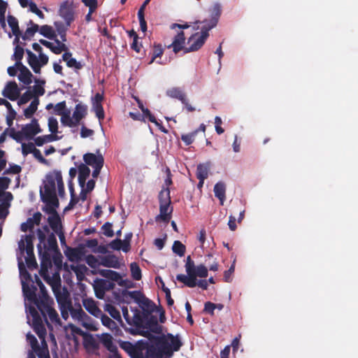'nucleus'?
<instances>
[{
	"label": "nucleus",
	"instance_id": "nucleus-34",
	"mask_svg": "<svg viewBox=\"0 0 358 358\" xmlns=\"http://www.w3.org/2000/svg\"><path fill=\"white\" fill-rule=\"evenodd\" d=\"M66 255L71 262L78 261L81 258L82 252L78 248H68Z\"/></svg>",
	"mask_w": 358,
	"mask_h": 358
},
{
	"label": "nucleus",
	"instance_id": "nucleus-47",
	"mask_svg": "<svg viewBox=\"0 0 358 358\" xmlns=\"http://www.w3.org/2000/svg\"><path fill=\"white\" fill-rule=\"evenodd\" d=\"M47 243L48 250L55 251L58 250L57 238L53 233H51L50 234L48 235L47 238Z\"/></svg>",
	"mask_w": 358,
	"mask_h": 358
},
{
	"label": "nucleus",
	"instance_id": "nucleus-1",
	"mask_svg": "<svg viewBox=\"0 0 358 358\" xmlns=\"http://www.w3.org/2000/svg\"><path fill=\"white\" fill-rule=\"evenodd\" d=\"M187 275L184 274H178L176 279L179 282L184 283L188 287L193 288L198 285L203 289H207L208 281L206 280H200L196 282V278H206L208 276V268L203 264L196 266L191 256H187L185 264Z\"/></svg>",
	"mask_w": 358,
	"mask_h": 358
},
{
	"label": "nucleus",
	"instance_id": "nucleus-44",
	"mask_svg": "<svg viewBox=\"0 0 358 358\" xmlns=\"http://www.w3.org/2000/svg\"><path fill=\"white\" fill-rule=\"evenodd\" d=\"M98 318H100L102 322V324L105 327H108V329L113 330L116 329L117 324L116 323L108 316L103 314V313H101V315L99 316Z\"/></svg>",
	"mask_w": 358,
	"mask_h": 358
},
{
	"label": "nucleus",
	"instance_id": "nucleus-23",
	"mask_svg": "<svg viewBox=\"0 0 358 358\" xmlns=\"http://www.w3.org/2000/svg\"><path fill=\"white\" fill-rule=\"evenodd\" d=\"M20 66V73L18 75L19 80L27 85L31 84L32 82L31 78L33 77V75L31 73V71L24 64H22L21 66Z\"/></svg>",
	"mask_w": 358,
	"mask_h": 358
},
{
	"label": "nucleus",
	"instance_id": "nucleus-63",
	"mask_svg": "<svg viewBox=\"0 0 358 358\" xmlns=\"http://www.w3.org/2000/svg\"><path fill=\"white\" fill-rule=\"evenodd\" d=\"M27 341L29 343L32 350H35L36 348H38V347L39 346L38 340L33 334H27Z\"/></svg>",
	"mask_w": 358,
	"mask_h": 358
},
{
	"label": "nucleus",
	"instance_id": "nucleus-51",
	"mask_svg": "<svg viewBox=\"0 0 358 358\" xmlns=\"http://www.w3.org/2000/svg\"><path fill=\"white\" fill-rule=\"evenodd\" d=\"M101 275L115 281H117L121 278L120 274L119 273L112 270H103L101 271Z\"/></svg>",
	"mask_w": 358,
	"mask_h": 358
},
{
	"label": "nucleus",
	"instance_id": "nucleus-17",
	"mask_svg": "<svg viewBox=\"0 0 358 358\" xmlns=\"http://www.w3.org/2000/svg\"><path fill=\"white\" fill-rule=\"evenodd\" d=\"M83 303L86 310L93 316L97 318L101 315L102 311L97 306L96 302L92 299H83Z\"/></svg>",
	"mask_w": 358,
	"mask_h": 358
},
{
	"label": "nucleus",
	"instance_id": "nucleus-54",
	"mask_svg": "<svg viewBox=\"0 0 358 358\" xmlns=\"http://www.w3.org/2000/svg\"><path fill=\"white\" fill-rule=\"evenodd\" d=\"M86 263L92 268H96L101 262H99L97 258L93 255H88L85 258Z\"/></svg>",
	"mask_w": 358,
	"mask_h": 358
},
{
	"label": "nucleus",
	"instance_id": "nucleus-37",
	"mask_svg": "<svg viewBox=\"0 0 358 358\" xmlns=\"http://www.w3.org/2000/svg\"><path fill=\"white\" fill-rule=\"evenodd\" d=\"M71 270L76 273L77 279L81 281L84 279L87 268L84 264L71 266Z\"/></svg>",
	"mask_w": 358,
	"mask_h": 358
},
{
	"label": "nucleus",
	"instance_id": "nucleus-29",
	"mask_svg": "<svg viewBox=\"0 0 358 358\" xmlns=\"http://www.w3.org/2000/svg\"><path fill=\"white\" fill-rule=\"evenodd\" d=\"M8 24L9 27L12 29L13 34L16 36L15 41H18V36L21 34V31L20 30L19 26H18V21L13 15H8Z\"/></svg>",
	"mask_w": 358,
	"mask_h": 358
},
{
	"label": "nucleus",
	"instance_id": "nucleus-39",
	"mask_svg": "<svg viewBox=\"0 0 358 358\" xmlns=\"http://www.w3.org/2000/svg\"><path fill=\"white\" fill-rule=\"evenodd\" d=\"M58 139L57 136L48 134L41 136H38L35 138V144L37 146H42L44 143L48 142L54 141Z\"/></svg>",
	"mask_w": 358,
	"mask_h": 358
},
{
	"label": "nucleus",
	"instance_id": "nucleus-15",
	"mask_svg": "<svg viewBox=\"0 0 358 358\" xmlns=\"http://www.w3.org/2000/svg\"><path fill=\"white\" fill-rule=\"evenodd\" d=\"M41 275L51 286L53 292H56L57 290L62 289L61 278L59 273H55L52 276H50L48 271Z\"/></svg>",
	"mask_w": 358,
	"mask_h": 358
},
{
	"label": "nucleus",
	"instance_id": "nucleus-3",
	"mask_svg": "<svg viewBox=\"0 0 358 358\" xmlns=\"http://www.w3.org/2000/svg\"><path fill=\"white\" fill-rule=\"evenodd\" d=\"M141 334L147 337L150 343L159 346L164 350V355L169 357H171L173 352L178 351L182 345V343L178 335L173 336L171 334H168L166 336H155L149 331H143Z\"/></svg>",
	"mask_w": 358,
	"mask_h": 358
},
{
	"label": "nucleus",
	"instance_id": "nucleus-6",
	"mask_svg": "<svg viewBox=\"0 0 358 358\" xmlns=\"http://www.w3.org/2000/svg\"><path fill=\"white\" fill-rule=\"evenodd\" d=\"M201 31V34L196 33L188 38L187 44L189 47L185 48V52L196 51L205 43V41L209 36L208 32L210 30L202 26Z\"/></svg>",
	"mask_w": 358,
	"mask_h": 358
},
{
	"label": "nucleus",
	"instance_id": "nucleus-38",
	"mask_svg": "<svg viewBox=\"0 0 358 358\" xmlns=\"http://www.w3.org/2000/svg\"><path fill=\"white\" fill-rule=\"evenodd\" d=\"M36 306L38 310L41 311L43 317H46V314L49 312L52 307L48 302V299H42L40 301L36 302Z\"/></svg>",
	"mask_w": 358,
	"mask_h": 358
},
{
	"label": "nucleus",
	"instance_id": "nucleus-33",
	"mask_svg": "<svg viewBox=\"0 0 358 358\" xmlns=\"http://www.w3.org/2000/svg\"><path fill=\"white\" fill-rule=\"evenodd\" d=\"M24 53V50L22 47L19 45H17L14 48V53L12 55V59L15 60L16 62V66H21L23 64L22 63V59L23 58Z\"/></svg>",
	"mask_w": 358,
	"mask_h": 358
},
{
	"label": "nucleus",
	"instance_id": "nucleus-13",
	"mask_svg": "<svg viewBox=\"0 0 358 358\" xmlns=\"http://www.w3.org/2000/svg\"><path fill=\"white\" fill-rule=\"evenodd\" d=\"M20 90L15 81H10L6 85L3 95L10 101H15L20 96Z\"/></svg>",
	"mask_w": 358,
	"mask_h": 358
},
{
	"label": "nucleus",
	"instance_id": "nucleus-60",
	"mask_svg": "<svg viewBox=\"0 0 358 358\" xmlns=\"http://www.w3.org/2000/svg\"><path fill=\"white\" fill-rule=\"evenodd\" d=\"M22 167L17 164H10V166L8 169L5 170L3 172V175L6 174H18L21 172Z\"/></svg>",
	"mask_w": 358,
	"mask_h": 358
},
{
	"label": "nucleus",
	"instance_id": "nucleus-41",
	"mask_svg": "<svg viewBox=\"0 0 358 358\" xmlns=\"http://www.w3.org/2000/svg\"><path fill=\"white\" fill-rule=\"evenodd\" d=\"M38 31L41 35L50 40H53L56 38V34L55 31H53L52 28L49 25L45 24L41 26L39 28Z\"/></svg>",
	"mask_w": 358,
	"mask_h": 358
},
{
	"label": "nucleus",
	"instance_id": "nucleus-21",
	"mask_svg": "<svg viewBox=\"0 0 358 358\" xmlns=\"http://www.w3.org/2000/svg\"><path fill=\"white\" fill-rule=\"evenodd\" d=\"M25 52L27 55V62L30 67L32 69L34 73H40V62L38 61L37 56L29 49H27Z\"/></svg>",
	"mask_w": 358,
	"mask_h": 358
},
{
	"label": "nucleus",
	"instance_id": "nucleus-49",
	"mask_svg": "<svg viewBox=\"0 0 358 358\" xmlns=\"http://www.w3.org/2000/svg\"><path fill=\"white\" fill-rule=\"evenodd\" d=\"M102 343L109 352L115 351L117 346L113 344L111 336L107 335L105 338H103L102 340Z\"/></svg>",
	"mask_w": 358,
	"mask_h": 358
},
{
	"label": "nucleus",
	"instance_id": "nucleus-24",
	"mask_svg": "<svg viewBox=\"0 0 358 358\" xmlns=\"http://www.w3.org/2000/svg\"><path fill=\"white\" fill-rule=\"evenodd\" d=\"M78 183L79 185L83 188L85 187L86 180L90 174V168L84 164H81L78 168Z\"/></svg>",
	"mask_w": 358,
	"mask_h": 358
},
{
	"label": "nucleus",
	"instance_id": "nucleus-52",
	"mask_svg": "<svg viewBox=\"0 0 358 358\" xmlns=\"http://www.w3.org/2000/svg\"><path fill=\"white\" fill-rule=\"evenodd\" d=\"M33 352L36 354L38 358H50L48 348L40 347L39 345Z\"/></svg>",
	"mask_w": 358,
	"mask_h": 358
},
{
	"label": "nucleus",
	"instance_id": "nucleus-20",
	"mask_svg": "<svg viewBox=\"0 0 358 358\" xmlns=\"http://www.w3.org/2000/svg\"><path fill=\"white\" fill-rule=\"evenodd\" d=\"M53 293L59 307L64 306L65 308L66 306L71 305V301L69 299V294L66 289H64V291H62V289H58L56 292Z\"/></svg>",
	"mask_w": 358,
	"mask_h": 358
},
{
	"label": "nucleus",
	"instance_id": "nucleus-10",
	"mask_svg": "<svg viewBox=\"0 0 358 358\" xmlns=\"http://www.w3.org/2000/svg\"><path fill=\"white\" fill-rule=\"evenodd\" d=\"M166 95L171 98L180 100L185 105L188 112H194L195 108L189 104L186 94L180 87H172L166 91Z\"/></svg>",
	"mask_w": 358,
	"mask_h": 358
},
{
	"label": "nucleus",
	"instance_id": "nucleus-36",
	"mask_svg": "<svg viewBox=\"0 0 358 358\" xmlns=\"http://www.w3.org/2000/svg\"><path fill=\"white\" fill-rule=\"evenodd\" d=\"M163 53H164V48H163L162 45L159 43H155L153 44V48H152V58H151L150 61L148 62V64L149 65L152 64L157 58L161 57L162 55H163Z\"/></svg>",
	"mask_w": 358,
	"mask_h": 358
},
{
	"label": "nucleus",
	"instance_id": "nucleus-58",
	"mask_svg": "<svg viewBox=\"0 0 358 358\" xmlns=\"http://www.w3.org/2000/svg\"><path fill=\"white\" fill-rule=\"evenodd\" d=\"M94 111L96 114V116L99 119V120L101 122L103 120L105 117L104 110L102 106V104H96L93 105Z\"/></svg>",
	"mask_w": 358,
	"mask_h": 358
},
{
	"label": "nucleus",
	"instance_id": "nucleus-11",
	"mask_svg": "<svg viewBox=\"0 0 358 358\" xmlns=\"http://www.w3.org/2000/svg\"><path fill=\"white\" fill-rule=\"evenodd\" d=\"M45 250L43 251L41 245H38V253L41 257V269L40 275H43L48 271L52 266L51 257L48 251L46 250V245H44Z\"/></svg>",
	"mask_w": 358,
	"mask_h": 358
},
{
	"label": "nucleus",
	"instance_id": "nucleus-31",
	"mask_svg": "<svg viewBox=\"0 0 358 358\" xmlns=\"http://www.w3.org/2000/svg\"><path fill=\"white\" fill-rule=\"evenodd\" d=\"M105 310L107 311L114 320L120 322L122 327H124L122 323L120 313L113 305L106 304L105 306Z\"/></svg>",
	"mask_w": 358,
	"mask_h": 358
},
{
	"label": "nucleus",
	"instance_id": "nucleus-40",
	"mask_svg": "<svg viewBox=\"0 0 358 358\" xmlns=\"http://www.w3.org/2000/svg\"><path fill=\"white\" fill-rule=\"evenodd\" d=\"M29 24L31 27H27L26 29L24 34L22 36V38L24 40H27L34 36V35L39 30V26L36 24H34L32 20H30Z\"/></svg>",
	"mask_w": 358,
	"mask_h": 358
},
{
	"label": "nucleus",
	"instance_id": "nucleus-12",
	"mask_svg": "<svg viewBox=\"0 0 358 358\" xmlns=\"http://www.w3.org/2000/svg\"><path fill=\"white\" fill-rule=\"evenodd\" d=\"M59 15L65 20L67 27H70L74 20V10L71 5L67 1L64 2L59 10Z\"/></svg>",
	"mask_w": 358,
	"mask_h": 358
},
{
	"label": "nucleus",
	"instance_id": "nucleus-19",
	"mask_svg": "<svg viewBox=\"0 0 358 358\" xmlns=\"http://www.w3.org/2000/svg\"><path fill=\"white\" fill-rule=\"evenodd\" d=\"M87 114V108L85 105L78 103L76 105L75 110L73 113V119L76 122V126L78 125L80 120L85 117Z\"/></svg>",
	"mask_w": 358,
	"mask_h": 358
},
{
	"label": "nucleus",
	"instance_id": "nucleus-8",
	"mask_svg": "<svg viewBox=\"0 0 358 358\" xmlns=\"http://www.w3.org/2000/svg\"><path fill=\"white\" fill-rule=\"evenodd\" d=\"M132 311H133L134 314H133V316L130 319V321H129L130 323H129L128 324L130 325L131 327H136V329H134L132 328H130V329H127L126 327H124V328L127 331H129L133 335H135L137 334L141 335V334L143 331H138V329L144 328V324H145L146 315H145V313H141L138 308H135L134 310L132 309Z\"/></svg>",
	"mask_w": 358,
	"mask_h": 358
},
{
	"label": "nucleus",
	"instance_id": "nucleus-25",
	"mask_svg": "<svg viewBox=\"0 0 358 358\" xmlns=\"http://www.w3.org/2000/svg\"><path fill=\"white\" fill-rule=\"evenodd\" d=\"M164 351L159 346L151 343L147 348L145 357L146 358H162L164 355Z\"/></svg>",
	"mask_w": 358,
	"mask_h": 358
},
{
	"label": "nucleus",
	"instance_id": "nucleus-45",
	"mask_svg": "<svg viewBox=\"0 0 358 358\" xmlns=\"http://www.w3.org/2000/svg\"><path fill=\"white\" fill-rule=\"evenodd\" d=\"M172 250L173 252L178 256L183 257L185 253L186 247L180 241H175L172 246Z\"/></svg>",
	"mask_w": 358,
	"mask_h": 358
},
{
	"label": "nucleus",
	"instance_id": "nucleus-30",
	"mask_svg": "<svg viewBox=\"0 0 358 358\" xmlns=\"http://www.w3.org/2000/svg\"><path fill=\"white\" fill-rule=\"evenodd\" d=\"M139 306L143 309V313H145L146 315L154 312L156 308L155 304L146 297L143 299Z\"/></svg>",
	"mask_w": 358,
	"mask_h": 358
},
{
	"label": "nucleus",
	"instance_id": "nucleus-48",
	"mask_svg": "<svg viewBox=\"0 0 358 358\" xmlns=\"http://www.w3.org/2000/svg\"><path fill=\"white\" fill-rule=\"evenodd\" d=\"M196 175L197 178L206 179L208 176V168L203 164H199Z\"/></svg>",
	"mask_w": 358,
	"mask_h": 358
},
{
	"label": "nucleus",
	"instance_id": "nucleus-26",
	"mask_svg": "<svg viewBox=\"0 0 358 358\" xmlns=\"http://www.w3.org/2000/svg\"><path fill=\"white\" fill-rule=\"evenodd\" d=\"M33 312H34V313H32L34 322V331L39 337V338H42L45 336L46 330L41 324V318L39 317H36V315H38L37 312L35 310H33Z\"/></svg>",
	"mask_w": 358,
	"mask_h": 358
},
{
	"label": "nucleus",
	"instance_id": "nucleus-32",
	"mask_svg": "<svg viewBox=\"0 0 358 358\" xmlns=\"http://www.w3.org/2000/svg\"><path fill=\"white\" fill-rule=\"evenodd\" d=\"M39 104V99L35 97L29 106L24 110V115L27 118H30L36 113Z\"/></svg>",
	"mask_w": 358,
	"mask_h": 358
},
{
	"label": "nucleus",
	"instance_id": "nucleus-55",
	"mask_svg": "<svg viewBox=\"0 0 358 358\" xmlns=\"http://www.w3.org/2000/svg\"><path fill=\"white\" fill-rule=\"evenodd\" d=\"M55 41V42L57 43V46H55L53 45L52 48V52H54L55 54L56 55H59L60 54L62 51H66L67 50V47L66 45L60 42L58 39H57L56 38L54 39Z\"/></svg>",
	"mask_w": 358,
	"mask_h": 358
},
{
	"label": "nucleus",
	"instance_id": "nucleus-53",
	"mask_svg": "<svg viewBox=\"0 0 358 358\" xmlns=\"http://www.w3.org/2000/svg\"><path fill=\"white\" fill-rule=\"evenodd\" d=\"M66 108V103L65 101H61L57 103L54 107V113L55 115H61L63 113H66V110H69Z\"/></svg>",
	"mask_w": 358,
	"mask_h": 358
},
{
	"label": "nucleus",
	"instance_id": "nucleus-7",
	"mask_svg": "<svg viewBox=\"0 0 358 358\" xmlns=\"http://www.w3.org/2000/svg\"><path fill=\"white\" fill-rule=\"evenodd\" d=\"M210 13V19L204 20L203 21H196L195 24H203V27L208 29L209 30L212 29L215 27H216L220 17L222 14V6L220 3H215L211 8H209Z\"/></svg>",
	"mask_w": 358,
	"mask_h": 358
},
{
	"label": "nucleus",
	"instance_id": "nucleus-46",
	"mask_svg": "<svg viewBox=\"0 0 358 358\" xmlns=\"http://www.w3.org/2000/svg\"><path fill=\"white\" fill-rule=\"evenodd\" d=\"M130 271L134 280H139L141 279V270L136 262H132L130 264Z\"/></svg>",
	"mask_w": 358,
	"mask_h": 358
},
{
	"label": "nucleus",
	"instance_id": "nucleus-42",
	"mask_svg": "<svg viewBox=\"0 0 358 358\" xmlns=\"http://www.w3.org/2000/svg\"><path fill=\"white\" fill-rule=\"evenodd\" d=\"M124 296H129L130 299H134L138 305L143 301V299L145 297L141 292L140 291H127L123 294Z\"/></svg>",
	"mask_w": 358,
	"mask_h": 358
},
{
	"label": "nucleus",
	"instance_id": "nucleus-2",
	"mask_svg": "<svg viewBox=\"0 0 358 358\" xmlns=\"http://www.w3.org/2000/svg\"><path fill=\"white\" fill-rule=\"evenodd\" d=\"M62 181L63 178L60 171H54L46 175L45 179L43 181V190H40V195L43 203L59 206V200L56 193V185L58 187L60 185V182H62Z\"/></svg>",
	"mask_w": 358,
	"mask_h": 358
},
{
	"label": "nucleus",
	"instance_id": "nucleus-14",
	"mask_svg": "<svg viewBox=\"0 0 358 358\" xmlns=\"http://www.w3.org/2000/svg\"><path fill=\"white\" fill-rule=\"evenodd\" d=\"M61 315L64 320H67L69 317V312H71V314L73 317H78L79 319H83V317L87 316L85 311L80 307L78 309H74L72 307V304L70 306H66L65 308L64 306L59 307Z\"/></svg>",
	"mask_w": 358,
	"mask_h": 358
},
{
	"label": "nucleus",
	"instance_id": "nucleus-64",
	"mask_svg": "<svg viewBox=\"0 0 358 358\" xmlns=\"http://www.w3.org/2000/svg\"><path fill=\"white\" fill-rule=\"evenodd\" d=\"M48 127L52 134H56L58 129L57 120L54 117H50L48 120Z\"/></svg>",
	"mask_w": 358,
	"mask_h": 358
},
{
	"label": "nucleus",
	"instance_id": "nucleus-22",
	"mask_svg": "<svg viewBox=\"0 0 358 358\" xmlns=\"http://www.w3.org/2000/svg\"><path fill=\"white\" fill-rule=\"evenodd\" d=\"M101 265L114 268H119L120 266L118 258L114 255H108L103 257L101 258Z\"/></svg>",
	"mask_w": 358,
	"mask_h": 358
},
{
	"label": "nucleus",
	"instance_id": "nucleus-27",
	"mask_svg": "<svg viewBox=\"0 0 358 358\" xmlns=\"http://www.w3.org/2000/svg\"><path fill=\"white\" fill-rule=\"evenodd\" d=\"M215 196L220 200V204L223 205L226 199V185L223 182H218L214 186Z\"/></svg>",
	"mask_w": 358,
	"mask_h": 358
},
{
	"label": "nucleus",
	"instance_id": "nucleus-18",
	"mask_svg": "<svg viewBox=\"0 0 358 358\" xmlns=\"http://www.w3.org/2000/svg\"><path fill=\"white\" fill-rule=\"evenodd\" d=\"M83 160L87 165L92 167L103 165L104 159L101 155H96L93 153H86L83 156Z\"/></svg>",
	"mask_w": 358,
	"mask_h": 358
},
{
	"label": "nucleus",
	"instance_id": "nucleus-57",
	"mask_svg": "<svg viewBox=\"0 0 358 358\" xmlns=\"http://www.w3.org/2000/svg\"><path fill=\"white\" fill-rule=\"evenodd\" d=\"M32 98L34 99V94L32 93V92L28 90L20 96L17 103L20 106L25 104L27 102H29Z\"/></svg>",
	"mask_w": 358,
	"mask_h": 358
},
{
	"label": "nucleus",
	"instance_id": "nucleus-56",
	"mask_svg": "<svg viewBox=\"0 0 358 358\" xmlns=\"http://www.w3.org/2000/svg\"><path fill=\"white\" fill-rule=\"evenodd\" d=\"M141 109L143 112L142 115L143 117H147L150 122L155 124V125H159V123L157 121L155 117L151 113L149 109L144 107H141Z\"/></svg>",
	"mask_w": 358,
	"mask_h": 358
},
{
	"label": "nucleus",
	"instance_id": "nucleus-9",
	"mask_svg": "<svg viewBox=\"0 0 358 358\" xmlns=\"http://www.w3.org/2000/svg\"><path fill=\"white\" fill-rule=\"evenodd\" d=\"M58 207L52 204H45V206L43 208L45 213L50 215L48 218V222L51 229L55 232H57L60 225V217L56 210Z\"/></svg>",
	"mask_w": 358,
	"mask_h": 358
},
{
	"label": "nucleus",
	"instance_id": "nucleus-43",
	"mask_svg": "<svg viewBox=\"0 0 358 358\" xmlns=\"http://www.w3.org/2000/svg\"><path fill=\"white\" fill-rule=\"evenodd\" d=\"M55 26L60 38L63 42H65L66 41V31L69 27H67L66 24H64L61 22H55Z\"/></svg>",
	"mask_w": 358,
	"mask_h": 358
},
{
	"label": "nucleus",
	"instance_id": "nucleus-28",
	"mask_svg": "<svg viewBox=\"0 0 358 358\" xmlns=\"http://www.w3.org/2000/svg\"><path fill=\"white\" fill-rule=\"evenodd\" d=\"M149 329L154 333L159 334L161 332V327L159 325L157 317L151 315L146 321L145 320L144 328Z\"/></svg>",
	"mask_w": 358,
	"mask_h": 358
},
{
	"label": "nucleus",
	"instance_id": "nucleus-4",
	"mask_svg": "<svg viewBox=\"0 0 358 358\" xmlns=\"http://www.w3.org/2000/svg\"><path fill=\"white\" fill-rule=\"evenodd\" d=\"M41 131L38 120L33 118L31 123L23 125L20 131H15L14 128L10 129L8 134L13 139L20 143L24 139H32L35 135L41 133Z\"/></svg>",
	"mask_w": 358,
	"mask_h": 358
},
{
	"label": "nucleus",
	"instance_id": "nucleus-16",
	"mask_svg": "<svg viewBox=\"0 0 358 358\" xmlns=\"http://www.w3.org/2000/svg\"><path fill=\"white\" fill-rule=\"evenodd\" d=\"M185 41V34L182 31H181L179 33H178V34L174 37L172 43L168 45L167 48H173V51L176 54L182 50H185V48L183 46Z\"/></svg>",
	"mask_w": 358,
	"mask_h": 358
},
{
	"label": "nucleus",
	"instance_id": "nucleus-62",
	"mask_svg": "<svg viewBox=\"0 0 358 358\" xmlns=\"http://www.w3.org/2000/svg\"><path fill=\"white\" fill-rule=\"evenodd\" d=\"M29 10L34 13H35L36 15H38L40 18L43 19L45 15L37 7V5L33 2L31 1L29 4Z\"/></svg>",
	"mask_w": 358,
	"mask_h": 358
},
{
	"label": "nucleus",
	"instance_id": "nucleus-50",
	"mask_svg": "<svg viewBox=\"0 0 358 358\" xmlns=\"http://www.w3.org/2000/svg\"><path fill=\"white\" fill-rule=\"evenodd\" d=\"M198 130H194L191 133L182 134L181 136V140L185 143V145H189L194 142Z\"/></svg>",
	"mask_w": 358,
	"mask_h": 358
},
{
	"label": "nucleus",
	"instance_id": "nucleus-5",
	"mask_svg": "<svg viewBox=\"0 0 358 358\" xmlns=\"http://www.w3.org/2000/svg\"><path fill=\"white\" fill-rule=\"evenodd\" d=\"M159 214L155 217L157 222L162 221L164 222H169L173 212V208L171 205L170 191L167 188L162 189L159 194Z\"/></svg>",
	"mask_w": 358,
	"mask_h": 358
},
{
	"label": "nucleus",
	"instance_id": "nucleus-35",
	"mask_svg": "<svg viewBox=\"0 0 358 358\" xmlns=\"http://www.w3.org/2000/svg\"><path fill=\"white\" fill-rule=\"evenodd\" d=\"M61 116V123L64 126H66L69 127H76V122L73 119V117H71V111L70 110H66V113H63Z\"/></svg>",
	"mask_w": 358,
	"mask_h": 358
},
{
	"label": "nucleus",
	"instance_id": "nucleus-61",
	"mask_svg": "<svg viewBox=\"0 0 358 358\" xmlns=\"http://www.w3.org/2000/svg\"><path fill=\"white\" fill-rule=\"evenodd\" d=\"M22 154L27 155L29 153H33L36 148L33 143H22Z\"/></svg>",
	"mask_w": 358,
	"mask_h": 358
},
{
	"label": "nucleus",
	"instance_id": "nucleus-59",
	"mask_svg": "<svg viewBox=\"0 0 358 358\" xmlns=\"http://www.w3.org/2000/svg\"><path fill=\"white\" fill-rule=\"evenodd\" d=\"M112 227L113 225L111 223L108 222L104 223L101 227L103 234L107 237H113L114 236V231Z\"/></svg>",
	"mask_w": 358,
	"mask_h": 358
}]
</instances>
